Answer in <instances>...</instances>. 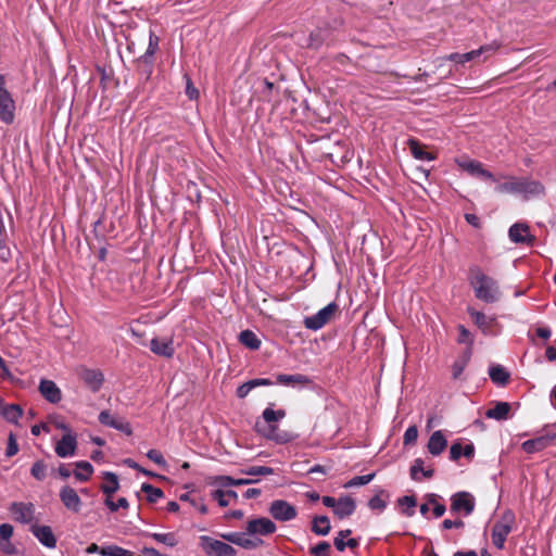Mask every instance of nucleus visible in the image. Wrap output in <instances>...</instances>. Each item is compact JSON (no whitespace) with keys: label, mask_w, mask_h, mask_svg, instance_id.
Returning a JSON list of instances; mask_svg holds the SVG:
<instances>
[{"label":"nucleus","mask_w":556,"mask_h":556,"mask_svg":"<svg viewBox=\"0 0 556 556\" xmlns=\"http://www.w3.org/2000/svg\"><path fill=\"white\" fill-rule=\"evenodd\" d=\"M468 280L477 299L485 303H494L501 298V290L495 279L486 276L478 266L469 268Z\"/></svg>","instance_id":"f257e3e1"},{"label":"nucleus","mask_w":556,"mask_h":556,"mask_svg":"<svg viewBox=\"0 0 556 556\" xmlns=\"http://www.w3.org/2000/svg\"><path fill=\"white\" fill-rule=\"evenodd\" d=\"M263 419L267 426L261 424L260 421H256L255 429L258 433L263 434L265 438L270 440L280 441L278 435H276L277 426L274 425L275 422H278L286 416V412L283 409L274 410L270 407H267L263 412Z\"/></svg>","instance_id":"f03ea898"},{"label":"nucleus","mask_w":556,"mask_h":556,"mask_svg":"<svg viewBox=\"0 0 556 556\" xmlns=\"http://www.w3.org/2000/svg\"><path fill=\"white\" fill-rule=\"evenodd\" d=\"M514 522V515L511 513H505L501 521L494 523L492 528V543L498 549H503L505 541L508 534L511 532V526Z\"/></svg>","instance_id":"7ed1b4c3"},{"label":"nucleus","mask_w":556,"mask_h":556,"mask_svg":"<svg viewBox=\"0 0 556 556\" xmlns=\"http://www.w3.org/2000/svg\"><path fill=\"white\" fill-rule=\"evenodd\" d=\"M337 311L338 305L334 302L329 303L315 315L305 317L304 326L309 330H318L332 319Z\"/></svg>","instance_id":"20e7f679"},{"label":"nucleus","mask_w":556,"mask_h":556,"mask_svg":"<svg viewBox=\"0 0 556 556\" xmlns=\"http://www.w3.org/2000/svg\"><path fill=\"white\" fill-rule=\"evenodd\" d=\"M201 546L207 556H236V549L219 540H214L211 536L203 535L200 538Z\"/></svg>","instance_id":"39448f33"},{"label":"nucleus","mask_w":556,"mask_h":556,"mask_svg":"<svg viewBox=\"0 0 556 556\" xmlns=\"http://www.w3.org/2000/svg\"><path fill=\"white\" fill-rule=\"evenodd\" d=\"M500 46H501L500 43L494 41L490 45L481 46L479 49L472 50L467 53H463V54L452 53V54L447 55L446 59L450 61H453L455 63H458V64H464L466 62H470V61L475 60L476 58H478L482 54H485V58H488L490 54L495 53L500 49Z\"/></svg>","instance_id":"423d86ee"},{"label":"nucleus","mask_w":556,"mask_h":556,"mask_svg":"<svg viewBox=\"0 0 556 556\" xmlns=\"http://www.w3.org/2000/svg\"><path fill=\"white\" fill-rule=\"evenodd\" d=\"M77 375L84 384L93 393H97L104 382V376L99 369L80 367L77 370Z\"/></svg>","instance_id":"0eeeda50"},{"label":"nucleus","mask_w":556,"mask_h":556,"mask_svg":"<svg viewBox=\"0 0 556 556\" xmlns=\"http://www.w3.org/2000/svg\"><path fill=\"white\" fill-rule=\"evenodd\" d=\"M451 511H463L466 516L470 515L475 509V497L468 492H458L451 497Z\"/></svg>","instance_id":"6e6552de"},{"label":"nucleus","mask_w":556,"mask_h":556,"mask_svg":"<svg viewBox=\"0 0 556 556\" xmlns=\"http://www.w3.org/2000/svg\"><path fill=\"white\" fill-rule=\"evenodd\" d=\"M275 522L265 517L250 519L247 523V534L249 535H269L276 531Z\"/></svg>","instance_id":"1a4fd4ad"},{"label":"nucleus","mask_w":556,"mask_h":556,"mask_svg":"<svg viewBox=\"0 0 556 556\" xmlns=\"http://www.w3.org/2000/svg\"><path fill=\"white\" fill-rule=\"evenodd\" d=\"M270 515L279 521H289L296 517V509L293 505L283 500H276L269 506Z\"/></svg>","instance_id":"9d476101"},{"label":"nucleus","mask_w":556,"mask_h":556,"mask_svg":"<svg viewBox=\"0 0 556 556\" xmlns=\"http://www.w3.org/2000/svg\"><path fill=\"white\" fill-rule=\"evenodd\" d=\"M543 190L541 184L535 181L511 180L497 186L498 192H539Z\"/></svg>","instance_id":"9b49d317"},{"label":"nucleus","mask_w":556,"mask_h":556,"mask_svg":"<svg viewBox=\"0 0 556 556\" xmlns=\"http://www.w3.org/2000/svg\"><path fill=\"white\" fill-rule=\"evenodd\" d=\"M556 434L540 435L531 440H527L521 444L522 450L528 454H533L543 451L549 446L555 440Z\"/></svg>","instance_id":"f8f14e48"},{"label":"nucleus","mask_w":556,"mask_h":556,"mask_svg":"<svg viewBox=\"0 0 556 556\" xmlns=\"http://www.w3.org/2000/svg\"><path fill=\"white\" fill-rule=\"evenodd\" d=\"M15 102L9 91L2 90L0 96V119L5 124H12L15 117Z\"/></svg>","instance_id":"ddd939ff"},{"label":"nucleus","mask_w":556,"mask_h":556,"mask_svg":"<svg viewBox=\"0 0 556 556\" xmlns=\"http://www.w3.org/2000/svg\"><path fill=\"white\" fill-rule=\"evenodd\" d=\"M10 511L16 521L22 523H29L34 518L35 507L30 503H12Z\"/></svg>","instance_id":"4468645a"},{"label":"nucleus","mask_w":556,"mask_h":556,"mask_svg":"<svg viewBox=\"0 0 556 556\" xmlns=\"http://www.w3.org/2000/svg\"><path fill=\"white\" fill-rule=\"evenodd\" d=\"M99 421L102 425L117 429L127 435H131V433H132L129 422H127L121 418L114 417L108 410H103L99 414Z\"/></svg>","instance_id":"2eb2a0df"},{"label":"nucleus","mask_w":556,"mask_h":556,"mask_svg":"<svg viewBox=\"0 0 556 556\" xmlns=\"http://www.w3.org/2000/svg\"><path fill=\"white\" fill-rule=\"evenodd\" d=\"M39 392L52 404H56L62 400L61 390L52 380L42 379L39 383Z\"/></svg>","instance_id":"dca6fc26"},{"label":"nucleus","mask_w":556,"mask_h":556,"mask_svg":"<svg viewBox=\"0 0 556 556\" xmlns=\"http://www.w3.org/2000/svg\"><path fill=\"white\" fill-rule=\"evenodd\" d=\"M30 531L46 547L54 548L56 546V539L49 526L33 525Z\"/></svg>","instance_id":"f3484780"},{"label":"nucleus","mask_w":556,"mask_h":556,"mask_svg":"<svg viewBox=\"0 0 556 556\" xmlns=\"http://www.w3.org/2000/svg\"><path fill=\"white\" fill-rule=\"evenodd\" d=\"M60 498L67 509L75 513L80 510L81 501L73 488L68 485L63 486L60 491Z\"/></svg>","instance_id":"a211bd4d"},{"label":"nucleus","mask_w":556,"mask_h":556,"mask_svg":"<svg viewBox=\"0 0 556 556\" xmlns=\"http://www.w3.org/2000/svg\"><path fill=\"white\" fill-rule=\"evenodd\" d=\"M150 349L154 354L167 358H170L175 353L172 338H153L150 342Z\"/></svg>","instance_id":"6ab92c4d"},{"label":"nucleus","mask_w":556,"mask_h":556,"mask_svg":"<svg viewBox=\"0 0 556 556\" xmlns=\"http://www.w3.org/2000/svg\"><path fill=\"white\" fill-rule=\"evenodd\" d=\"M77 446L76 437L72 433L64 434L55 445V453L60 457H67L75 454Z\"/></svg>","instance_id":"aec40b11"},{"label":"nucleus","mask_w":556,"mask_h":556,"mask_svg":"<svg viewBox=\"0 0 556 556\" xmlns=\"http://www.w3.org/2000/svg\"><path fill=\"white\" fill-rule=\"evenodd\" d=\"M356 509V503L351 496H341L333 510L339 519H344L351 516Z\"/></svg>","instance_id":"412c9836"},{"label":"nucleus","mask_w":556,"mask_h":556,"mask_svg":"<svg viewBox=\"0 0 556 556\" xmlns=\"http://www.w3.org/2000/svg\"><path fill=\"white\" fill-rule=\"evenodd\" d=\"M277 382L280 384L289 386V387H293V388H295V387L303 388V387L308 386L312 382V380L307 376L302 375V374H294V375L279 374L277 376Z\"/></svg>","instance_id":"4be33fe9"},{"label":"nucleus","mask_w":556,"mask_h":556,"mask_svg":"<svg viewBox=\"0 0 556 556\" xmlns=\"http://www.w3.org/2000/svg\"><path fill=\"white\" fill-rule=\"evenodd\" d=\"M529 227L525 224H515L509 228V238L516 243H531L533 237L528 235Z\"/></svg>","instance_id":"5701e85b"},{"label":"nucleus","mask_w":556,"mask_h":556,"mask_svg":"<svg viewBox=\"0 0 556 556\" xmlns=\"http://www.w3.org/2000/svg\"><path fill=\"white\" fill-rule=\"evenodd\" d=\"M447 446V441L444 438L442 431H434L428 441V451L431 455H440Z\"/></svg>","instance_id":"b1692460"},{"label":"nucleus","mask_w":556,"mask_h":556,"mask_svg":"<svg viewBox=\"0 0 556 556\" xmlns=\"http://www.w3.org/2000/svg\"><path fill=\"white\" fill-rule=\"evenodd\" d=\"M491 380L498 386H506L509 382L510 374L502 365H493L489 368Z\"/></svg>","instance_id":"393cba45"},{"label":"nucleus","mask_w":556,"mask_h":556,"mask_svg":"<svg viewBox=\"0 0 556 556\" xmlns=\"http://www.w3.org/2000/svg\"><path fill=\"white\" fill-rule=\"evenodd\" d=\"M510 412V404L507 402H497L493 408L485 412V416L491 419L506 420Z\"/></svg>","instance_id":"a878e982"},{"label":"nucleus","mask_w":556,"mask_h":556,"mask_svg":"<svg viewBox=\"0 0 556 556\" xmlns=\"http://www.w3.org/2000/svg\"><path fill=\"white\" fill-rule=\"evenodd\" d=\"M472 351L470 348H467L462 356L457 358L453 366H452V376L454 379H458L460 375L463 374L465 367L467 366L468 362L470 361Z\"/></svg>","instance_id":"bb28decb"},{"label":"nucleus","mask_w":556,"mask_h":556,"mask_svg":"<svg viewBox=\"0 0 556 556\" xmlns=\"http://www.w3.org/2000/svg\"><path fill=\"white\" fill-rule=\"evenodd\" d=\"M103 478L106 483L101 485V491L108 496L106 498H111V495L119 488L118 478L115 473L109 471L104 472Z\"/></svg>","instance_id":"cd10ccee"},{"label":"nucleus","mask_w":556,"mask_h":556,"mask_svg":"<svg viewBox=\"0 0 556 556\" xmlns=\"http://www.w3.org/2000/svg\"><path fill=\"white\" fill-rule=\"evenodd\" d=\"M330 521L327 516H315L312 520V531L317 535H327L330 532Z\"/></svg>","instance_id":"c85d7f7f"},{"label":"nucleus","mask_w":556,"mask_h":556,"mask_svg":"<svg viewBox=\"0 0 556 556\" xmlns=\"http://www.w3.org/2000/svg\"><path fill=\"white\" fill-rule=\"evenodd\" d=\"M239 341L244 346L251 350H258L261 346V340L256 337V334L252 330H243L239 334Z\"/></svg>","instance_id":"c756f323"},{"label":"nucleus","mask_w":556,"mask_h":556,"mask_svg":"<svg viewBox=\"0 0 556 556\" xmlns=\"http://www.w3.org/2000/svg\"><path fill=\"white\" fill-rule=\"evenodd\" d=\"M74 477L79 481H88L93 472V467L86 460L77 462Z\"/></svg>","instance_id":"7c9ffc66"},{"label":"nucleus","mask_w":556,"mask_h":556,"mask_svg":"<svg viewBox=\"0 0 556 556\" xmlns=\"http://www.w3.org/2000/svg\"><path fill=\"white\" fill-rule=\"evenodd\" d=\"M408 147L414 157L418 160L432 161L434 159V155L430 152L425 151L424 147L416 139H409Z\"/></svg>","instance_id":"2f4dec72"},{"label":"nucleus","mask_w":556,"mask_h":556,"mask_svg":"<svg viewBox=\"0 0 556 556\" xmlns=\"http://www.w3.org/2000/svg\"><path fill=\"white\" fill-rule=\"evenodd\" d=\"M463 168L465 170H467L469 174L471 175H477V176H481V177H484L486 179H492L494 180V176L492 173L485 170L483 167H482V164L479 163V162H476V161H470V162H467V163H464L463 165Z\"/></svg>","instance_id":"473e14b6"},{"label":"nucleus","mask_w":556,"mask_h":556,"mask_svg":"<svg viewBox=\"0 0 556 556\" xmlns=\"http://www.w3.org/2000/svg\"><path fill=\"white\" fill-rule=\"evenodd\" d=\"M22 414H23V410H22L21 406L17 404H11V405L3 406L1 409V415L3 416V418L5 420H8L9 422H13V424L17 422V420L21 418Z\"/></svg>","instance_id":"72a5a7b5"},{"label":"nucleus","mask_w":556,"mask_h":556,"mask_svg":"<svg viewBox=\"0 0 556 556\" xmlns=\"http://www.w3.org/2000/svg\"><path fill=\"white\" fill-rule=\"evenodd\" d=\"M212 497L218 502V505L220 507H226L229 505V500H233V501L238 500V494L236 491H232V490H228V491L216 490L212 493Z\"/></svg>","instance_id":"f704fd0d"},{"label":"nucleus","mask_w":556,"mask_h":556,"mask_svg":"<svg viewBox=\"0 0 556 556\" xmlns=\"http://www.w3.org/2000/svg\"><path fill=\"white\" fill-rule=\"evenodd\" d=\"M470 316L472 317L475 324L484 332L486 333L492 325L493 319H488V317L478 311L469 309L468 311Z\"/></svg>","instance_id":"c9c22d12"},{"label":"nucleus","mask_w":556,"mask_h":556,"mask_svg":"<svg viewBox=\"0 0 556 556\" xmlns=\"http://www.w3.org/2000/svg\"><path fill=\"white\" fill-rule=\"evenodd\" d=\"M382 496L389 497V494L384 490H379L377 494L369 500L368 507L372 510H384L387 507V502L382 498Z\"/></svg>","instance_id":"e433bc0d"},{"label":"nucleus","mask_w":556,"mask_h":556,"mask_svg":"<svg viewBox=\"0 0 556 556\" xmlns=\"http://www.w3.org/2000/svg\"><path fill=\"white\" fill-rule=\"evenodd\" d=\"M141 491L147 494V500L150 503L157 502L164 495V493H163V491L161 489L155 488V486H153L152 484H149V483H143L141 485Z\"/></svg>","instance_id":"4c0bfd02"},{"label":"nucleus","mask_w":556,"mask_h":556,"mask_svg":"<svg viewBox=\"0 0 556 556\" xmlns=\"http://www.w3.org/2000/svg\"><path fill=\"white\" fill-rule=\"evenodd\" d=\"M100 554L102 556H134L130 551L117 545L103 546L101 547Z\"/></svg>","instance_id":"58836bf2"},{"label":"nucleus","mask_w":556,"mask_h":556,"mask_svg":"<svg viewBox=\"0 0 556 556\" xmlns=\"http://www.w3.org/2000/svg\"><path fill=\"white\" fill-rule=\"evenodd\" d=\"M375 476H376L375 472L365 475V476H356V477L352 478L351 480H349L344 484V488L349 489V488L365 485V484L369 483L370 481H372Z\"/></svg>","instance_id":"ea45409f"},{"label":"nucleus","mask_w":556,"mask_h":556,"mask_svg":"<svg viewBox=\"0 0 556 556\" xmlns=\"http://www.w3.org/2000/svg\"><path fill=\"white\" fill-rule=\"evenodd\" d=\"M242 473L249 476H268L273 475L275 470L267 466H251L247 469L241 470Z\"/></svg>","instance_id":"a19ab883"},{"label":"nucleus","mask_w":556,"mask_h":556,"mask_svg":"<svg viewBox=\"0 0 556 556\" xmlns=\"http://www.w3.org/2000/svg\"><path fill=\"white\" fill-rule=\"evenodd\" d=\"M151 538L156 542L163 543L170 547L177 545L178 543L174 533H152Z\"/></svg>","instance_id":"79ce46f5"},{"label":"nucleus","mask_w":556,"mask_h":556,"mask_svg":"<svg viewBox=\"0 0 556 556\" xmlns=\"http://www.w3.org/2000/svg\"><path fill=\"white\" fill-rule=\"evenodd\" d=\"M397 503L400 506H405L407 508L403 511L405 515H407L408 517H412L414 515L413 508L417 504L415 496H410V495L402 496L397 500Z\"/></svg>","instance_id":"37998d69"},{"label":"nucleus","mask_w":556,"mask_h":556,"mask_svg":"<svg viewBox=\"0 0 556 556\" xmlns=\"http://www.w3.org/2000/svg\"><path fill=\"white\" fill-rule=\"evenodd\" d=\"M30 473L35 479L39 481L43 480L47 476V465L42 460H37L34 463Z\"/></svg>","instance_id":"c03bdc74"},{"label":"nucleus","mask_w":556,"mask_h":556,"mask_svg":"<svg viewBox=\"0 0 556 556\" xmlns=\"http://www.w3.org/2000/svg\"><path fill=\"white\" fill-rule=\"evenodd\" d=\"M458 331H459V336H458L457 342L460 344L465 343L468 345L467 348H470L472 350L473 339H472L470 331L467 328H465L463 325L458 326Z\"/></svg>","instance_id":"a18cd8bd"},{"label":"nucleus","mask_w":556,"mask_h":556,"mask_svg":"<svg viewBox=\"0 0 556 556\" xmlns=\"http://www.w3.org/2000/svg\"><path fill=\"white\" fill-rule=\"evenodd\" d=\"M263 543H264V541L261 539H257V538H254V539L245 538V533H244L242 535L241 541L238 546H241L245 549H253V548L261 546Z\"/></svg>","instance_id":"49530a36"},{"label":"nucleus","mask_w":556,"mask_h":556,"mask_svg":"<svg viewBox=\"0 0 556 556\" xmlns=\"http://www.w3.org/2000/svg\"><path fill=\"white\" fill-rule=\"evenodd\" d=\"M330 551V544L326 541L319 542L317 545L311 547L309 553L313 556H327Z\"/></svg>","instance_id":"de8ad7c7"},{"label":"nucleus","mask_w":556,"mask_h":556,"mask_svg":"<svg viewBox=\"0 0 556 556\" xmlns=\"http://www.w3.org/2000/svg\"><path fill=\"white\" fill-rule=\"evenodd\" d=\"M417 438H418L417 427L410 426L406 429V431L404 433V438H403L404 444L405 445L414 444L416 442Z\"/></svg>","instance_id":"09e8293b"},{"label":"nucleus","mask_w":556,"mask_h":556,"mask_svg":"<svg viewBox=\"0 0 556 556\" xmlns=\"http://www.w3.org/2000/svg\"><path fill=\"white\" fill-rule=\"evenodd\" d=\"M147 457L159 466H162V467L166 466L165 458L163 457L162 453L157 450L152 448V450L148 451Z\"/></svg>","instance_id":"8fccbe9b"},{"label":"nucleus","mask_w":556,"mask_h":556,"mask_svg":"<svg viewBox=\"0 0 556 556\" xmlns=\"http://www.w3.org/2000/svg\"><path fill=\"white\" fill-rule=\"evenodd\" d=\"M18 452V445L15 439V435L11 432L8 438V447L5 451V455L8 457L14 456Z\"/></svg>","instance_id":"3c124183"},{"label":"nucleus","mask_w":556,"mask_h":556,"mask_svg":"<svg viewBox=\"0 0 556 556\" xmlns=\"http://www.w3.org/2000/svg\"><path fill=\"white\" fill-rule=\"evenodd\" d=\"M186 78V94L190 100H195L199 97V90L193 86L190 77L185 75Z\"/></svg>","instance_id":"603ef678"},{"label":"nucleus","mask_w":556,"mask_h":556,"mask_svg":"<svg viewBox=\"0 0 556 556\" xmlns=\"http://www.w3.org/2000/svg\"><path fill=\"white\" fill-rule=\"evenodd\" d=\"M105 505L112 510L116 511L119 507L127 508L128 501L125 497L118 498L116 503H114L111 498L105 500Z\"/></svg>","instance_id":"864d4df0"},{"label":"nucleus","mask_w":556,"mask_h":556,"mask_svg":"<svg viewBox=\"0 0 556 556\" xmlns=\"http://www.w3.org/2000/svg\"><path fill=\"white\" fill-rule=\"evenodd\" d=\"M157 48H159V37L155 34H153L152 31H150L149 47L147 49L146 56L153 55L156 52Z\"/></svg>","instance_id":"5fc2aeb1"},{"label":"nucleus","mask_w":556,"mask_h":556,"mask_svg":"<svg viewBox=\"0 0 556 556\" xmlns=\"http://www.w3.org/2000/svg\"><path fill=\"white\" fill-rule=\"evenodd\" d=\"M243 534L244 533H242V532H229V533L220 534V538L224 539L225 541L229 542V543L239 545Z\"/></svg>","instance_id":"6e6d98bb"},{"label":"nucleus","mask_w":556,"mask_h":556,"mask_svg":"<svg viewBox=\"0 0 556 556\" xmlns=\"http://www.w3.org/2000/svg\"><path fill=\"white\" fill-rule=\"evenodd\" d=\"M13 534V527L10 523L0 525V539L4 542H9Z\"/></svg>","instance_id":"4d7b16f0"},{"label":"nucleus","mask_w":556,"mask_h":556,"mask_svg":"<svg viewBox=\"0 0 556 556\" xmlns=\"http://www.w3.org/2000/svg\"><path fill=\"white\" fill-rule=\"evenodd\" d=\"M462 453H463V446L460 443L458 442H455L452 444L451 446V450H450V458L452 460H457L460 456H462Z\"/></svg>","instance_id":"13d9d810"},{"label":"nucleus","mask_w":556,"mask_h":556,"mask_svg":"<svg viewBox=\"0 0 556 556\" xmlns=\"http://www.w3.org/2000/svg\"><path fill=\"white\" fill-rule=\"evenodd\" d=\"M424 471V460L421 458L415 459L412 468H410V476L414 480L417 479V472Z\"/></svg>","instance_id":"bf43d9fd"},{"label":"nucleus","mask_w":556,"mask_h":556,"mask_svg":"<svg viewBox=\"0 0 556 556\" xmlns=\"http://www.w3.org/2000/svg\"><path fill=\"white\" fill-rule=\"evenodd\" d=\"M464 526H465V522L462 519H456V520L445 519L442 522V528L445 530H448L452 528H463Z\"/></svg>","instance_id":"052dcab7"},{"label":"nucleus","mask_w":556,"mask_h":556,"mask_svg":"<svg viewBox=\"0 0 556 556\" xmlns=\"http://www.w3.org/2000/svg\"><path fill=\"white\" fill-rule=\"evenodd\" d=\"M125 464H126L128 467H130V468H132V469H136V470H138V471L142 472V473H143V475H146V476H149V477H154V476H155V475H154V473H152L151 471H149V470H147V469L142 468L140 465H138L135 460H132V459H130V458L126 459V460H125Z\"/></svg>","instance_id":"680f3d73"},{"label":"nucleus","mask_w":556,"mask_h":556,"mask_svg":"<svg viewBox=\"0 0 556 556\" xmlns=\"http://www.w3.org/2000/svg\"><path fill=\"white\" fill-rule=\"evenodd\" d=\"M251 390H253V388H252V384H251V382L249 380L248 382L241 384L237 389V396L240 397V399H244L250 393Z\"/></svg>","instance_id":"e2e57ef3"},{"label":"nucleus","mask_w":556,"mask_h":556,"mask_svg":"<svg viewBox=\"0 0 556 556\" xmlns=\"http://www.w3.org/2000/svg\"><path fill=\"white\" fill-rule=\"evenodd\" d=\"M233 478L230 476H217L214 479V483L220 486H232Z\"/></svg>","instance_id":"0e129e2a"},{"label":"nucleus","mask_w":556,"mask_h":556,"mask_svg":"<svg viewBox=\"0 0 556 556\" xmlns=\"http://www.w3.org/2000/svg\"><path fill=\"white\" fill-rule=\"evenodd\" d=\"M465 219L467 220L468 224H470L475 228H480L481 227L480 219L475 214L467 213L465 215Z\"/></svg>","instance_id":"69168bd1"},{"label":"nucleus","mask_w":556,"mask_h":556,"mask_svg":"<svg viewBox=\"0 0 556 556\" xmlns=\"http://www.w3.org/2000/svg\"><path fill=\"white\" fill-rule=\"evenodd\" d=\"M252 388L262 387V386H271L273 381L265 378H257L250 380Z\"/></svg>","instance_id":"338daca9"},{"label":"nucleus","mask_w":556,"mask_h":556,"mask_svg":"<svg viewBox=\"0 0 556 556\" xmlns=\"http://www.w3.org/2000/svg\"><path fill=\"white\" fill-rule=\"evenodd\" d=\"M338 503V500L331 496H324L323 497V504L327 507L336 508V505Z\"/></svg>","instance_id":"774afa93"}]
</instances>
